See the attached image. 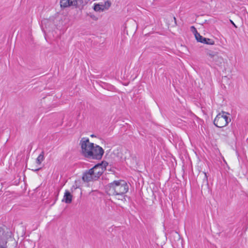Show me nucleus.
Listing matches in <instances>:
<instances>
[{
    "mask_svg": "<svg viewBox=\"0 0 248 248\" xmlns=\"http://www.w3.org/2000/svg\"><path fill=\"white\" fill-rule=\"evenodd\" d=\"M128 189L129 186L126 182L120 180L114 181L108 185L107 193L112 196V200L115 203L120 204L125 201V194Z\"/></svg>",
    "mask_w": 248,
    "mask_h": 248,
    "instance_id": "1",
    "label": "nucleus"
},
{
    "mask_svg": "<svg viewBox=\"0 0 248 248\" xmlns=\"http://www.w3.org/2000/svg\"><path fill=\"white\" fill-rule=\"evenodd\" d=\"M79 145L81 147V153L83 156L87 158L90 155V150L93 145V143L90 142L89 139L83 138L80 141Z\"/></svg>",
    "mask_w": 248,
    "mask_h": 248,
    "instance_id": "2",
    "label": "nucleus"
},
{
    "mask_svg": "<svg viewBox=\"0 0 248 248\" xmlns=\"http://www.w3.org/2000/svg\"><path fill=\"white\" fill-rule=\"evenodd\" d=\"M228 114L225 111H222L221 113L217 115L214 121V124L218 127H223L227 125L231 121V119H229L226 115Z\"/></svg>",
    "mask_w": 248,
    "mask_h": 248,
    "instance_id": "3",
    "label": "nucleus"
},
{
    "mask_svg": "<svg viewBox=\"0 0 248 248\" xmlns=\"http://www.w3.org/2000/svg\"><path fill=\"white\" fill-rule=\"evenodd\" d=\"M104 153V150L102 147L99 145L93 144L90 150V155H88L87 158L89 159H100Z\"/></svg>",
    "mask_w": 248,
    "mask_h": 248,
    "instance_id": "4",
    "label": "nucleus"
},
{
    "mask_svg": "<svg viewBox=\"0 0 248 248\" xmlns=\"http://www.w3.org/2000/svg\"><path fill=\"white\" fill-rule=\"evenodd\" d=\"M108 165V163L107 162H102V163H99L91 169V171L93 172V174H94L97 179L102 174Z\"/></svg>",
    "mask_w": 248,
    "mask_h": 248,
    "instance_id": "5",
    "label": "nucleus"
},
{
    "mask_svg": "<svg viewBox=\"0 0 248 248\" xmlns=\"http://www.w3.org/2000/svg\"><path fill=\"white\" fill-rule=\"evenodd\" d=\"M83 3V0H61L60 5L65 8L70 6L80 7Z\"/></svg>",
    "mask_w": 248,
    "mask_h": 248,
    "instance_id": "6",
    "label": "nucleus"
},
{
    "mask_svg": "<svg viewBox=\"0 0 248 248\" xmlns=\"http://www.w3.org/2000/svg\"><path fill=\"white\" fill-rule=\"evenodd\" d=\"M82 180L84 182H88L97 180L96 176L91 171V169L85 172L82 176Z\"/></svg>",
    "mask_w": 248,
    "mask_h": 248,
    "instance_id": "7",
    "label": "nucleus"
},
{
    "mask_svg": "<svg viewBox=\"0 0 248 248\" xmlns=\"http://www.w3.org/2000/svg\"><path fill=\"white\" fill-rule=\"evenodd\" d=\"M72 199L73 195L68 190H66L62 200V202L66 203L69 204L72 202Z\"/></svg>",
    "mask_w": 248,
    "mask_h": 248,
    "instance_id": "8",
    "label": "nucleus"
},
{
    "mask_svg": "<svg viewBox=\"0 0 248 248\" xmlns=\"http://www.w3.org/2000/svg\"><path fill=\"white\" fill-rule=\"evenodd\" d=\"M206 54L209 56L210 60H212L213 58H218L217 52L207 49L206 50Z\"/></svg>",
    "mask_w": 248,
    "mask_h": 248,
    "instance_id": "9",
    "label": "nucleus"
},
{
    "mask_svg": "<svg viewBox=\"0 0 248 248\" xmlns=\"http://www.w3.org/2000/svg\"><path fill=\"white\" fill-rule=\"evenodd\" d=\"M44 152H42L37 158L36 161V163L38 165H40L42 162L44 160Z\"/></svg>",
    "mask_w": 248,
    "mask_h": 248,
    "instance_id": "10",
    "label": "nucleus"
},
{
    "mask_svg": "<svg viewBox=\"0 0 248 248\" xmlns=\"http://www.w3.org/2000/svg\"><path fill=\"white\" fill-rule=\"evenodd\" d=\"M93 9L95 11H103L105 9V6L96 4L94 5Z\"/></svg>",
    "mask_w": 248,
    "mask_h": 248,
    "instance_id": "11",
    "label": "nucleus"
},
{
    "mask_svg": "<svg viewBox=\"0 0 248 248\" xmlns=\"http://www.w3.org/2000/svg\"><path fill=\"white\" fill-rule=\"evenodd\" d=\"M217 57H218V58H213L212 61L215 62L216 63V64L217 65H220L222 62L223 59L221 57L218 56L217 52Z\"/></svg>",
    "mask_w": 248,
    "mask_h": 248,
    "instance_id": "12",
    "label": "nucleus"
},
{
    "mask_svg": "<svg viewBox=\"0 0 248 248\" xmlns=\"http://www.w3.org/2000/svg\"><path fill=\"white\" fill-rule=\"evenodd\" d=\"M202 43L207 44V45H213L215 44V42L212 39L204 38L203 39V41L202 42Z\"/></svg>",
    "mask_w": 248,
    "mask_h": 248,
    "instance_id": "13",
    "label": "nucleus"
},
{
    "mask_svg": "<svg viewBox=\"0 0 248 248\" xmlns=\"http://www.w3.org/2000/svg\"><path fill=\"white\" fill-rule=\"evenodd\" d=\"M195 36L198 42L202 43L204 37L201 36L198 32H196V33H195Z\"/></svg>",
    "mask_w": 248,
    "mask_h": 248,
    "instance_id": "14",
    "label": "nucleus"
},
{
    "mask_svg": "<svg viewBox=\"0 0 248 248\" xmlns=\"http://www.w3.org/2000/svg\"><path fill=\"white\" fill-rule=\"evenodd\" d=\"M203 173L204 175V178H203V182L207 183V176L206 173L205 172H203Z\"/></svg>",
    "mask_w": 248,
    "mask_h": 248,
    "instance_id": "15",
    "label": "nucleus"
},
{
    "mask_svg": "<svg viewBox=\"0 0 248 248\" xmlns=\"http://www.w3.org/2000/svg\"><path fill=\"white\" fill-rule=\"evenodd\" d=\"M191 31L195 33H196V32H198L196 29L194 27H191Z\"/></svg>",
    "mask_w": 248,
    "mask_h": 248,
    "instance_id": "16",
    "label": "nucleus"
},
{
    "mask_svg": "<svg viewBox=\"0 0 248 248\" xmlns=\"http://www.w3.org/2000/svg\"><path fill=\"white\" fill-rule=\"evenodd\" d=\"M110 4H111L110 2L109 1H106V2H105V6L107 5L108 8V7H110Z\"/></svg>",
    "mask_w": 248,
    "mask_h": 248,
    "instance_id": "17",
    "label": "nucleus"
},
{
    "mask_svg": "<svg viewBox=\"0 0 248 248\" xmlns=\"http://www.w3.org/2000/svg\"><path fill=\"white\" fill-rule=\"evenodd\" d=\"M230 22L235 28H237V26L235 25V24L233 23V22L232 20H230Z\"/></svg>",
    "mask_w": 248,
    "mask_h": 248,
    "instance_id": "18",
    "label": "nucleus"
},
{
    "mask_svg": "<svg viewBox=\"0 0 248 248\" xmlns=\"http://www.w3.org/2000/svg\"><path fill=\"white\" fill-rule=\"evenodd\" d=\"M39 169H40V168L36 169L34 170V171H38Z\"/></svg>",
    "mask_w": 248,
    "mask_h": 248,
    "instance_id": "19",
    "label": "nucleus"
},
{
    "mask_svg": "<svg viewBox=\"0 0 248 248\" xmlns=\"http://www.w3.org/2000/svg\"><path fill=\"white\" fill-rule=\"evenodd\" d=\"M174 20H175V22H176V18L175 17H173Z\"/></svg>",
    "mask_w": 248,
    "mask_h": 248,
    "instance_id": "20",
    "label": "nucleus"
},
{
    "mask_svg": "<svg viewBox=\"0 0 248 248\" xmlns=\"http://www.w3.org/2000/svg\"><path fill=\"white\" fill-rule=\"evenodd\" d=\"M227 78L226 77H224V78H223V79H226Z\"/></svg>",
    "mask_w": 248,
    "mask_h": 248,
    "instance_id": "21",
    "label": "nucleus"
},
{
    "mask_svg": "<svg viewBox=\"0 0 248 248\" xmlns=\"http://www.w3.org/2000/svg\"><path fill=\"white\" fill-rule=\"evenodd\" d=\"M0 248H4V247H2V246H0Z\"/></svg>",
    "mask_w": 248,
    "mask_h": 248,
    "instance_id": "22",
    "label": "nucleus"
}]
</instances>
